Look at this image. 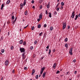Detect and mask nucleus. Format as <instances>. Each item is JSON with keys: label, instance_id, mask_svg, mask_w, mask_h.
<instances>
[{"label": "nucleus", "instance_id": "f257e3e1", "mask_svg": "<svg viewBox=\"0 0 80 80\" xmlns=\"http://www.w3.org/2000/svg\"><path fill=\"white\" fill-rule=\"evenodd\" d=\"M20 51L21 53H24L25 52V50L24 48H20Z\"/></svg>", "mask_w": 80, "mask_h": 80}, {"label": "nucleus", "instance_id": "412c9836", "mask_svg": "<svg viewBox=\"0 0 80 80\" xmlns=\"http://www.w3.org/2000/svg\"><path fill=\"white\" fill-rule=\"evenodd\" d=\"M10 2V1L8 0L7 2L6 3H7V4H8Z\"/></svg>", "mask_w": 80, "mask_h": 80}, {"label": "nucleus", "instance_id": "37998d69", "mask_svg": "<svg viewBox=\"0 0 80 80\" xmlns=\"http://www.w3.org/2000/svg\"><path fill=\"white\" fill-rule=\"evenodd\" d=\"M3 39V37H2L1 38V40H2Z\"/></svg>", "mask_w": 80, "mask_h": 80}, {"label": "nucleus", "instance_id": "603ef678", "mask_svg": "<svg viewBox=\"0 0 80 80\" xmlns=\"http://www.w3.org/2000/svg\"><path fill=\"white\" fill-rule=\"evenodd\" d=\"M73 62L74 63H75V62H76V60H75V59H74L73 61Z\"/></svg>", "mask_w": 80, "mask_h": 80}, {"label": "nucleus", "instance_id": "79ce46f5", "mask_svg": "<svg viewBox=\"0 0 80 80\" xmlns=\"http://www.w3.org/2000/svg\"><path fill=\"white\" fill-rule=\"evenodd\" d=\"M77 71H75L74 72V74H77Z\"/></svg>", "mask_w": 80, "mask_h": 80}, {"label": "nucleus", "instance_id": "7c9ffc66", "mask_svg": "<svg viewBox=\"0 0 80 80\" xmlns=\"http://www.w3.org/2000/svg\"><path fill=\"white\" fill-rule=\"evenodd\" d=\"M46 33H45L44 34L43 37H44L45 38H46Z\"/></svg>", "mask_w": 80, "mask_h": 80}, {"label": "nucleus", "instance_id": "dca6fc26", "mask_svg": "<svg viewBox=\"0 0 80 80\" xmlns=\"http://www.w3.org/2000/svg\"><path fill=\"white\" fill-rule=\"evenodd\" d=\"M64 41L65 42H67V41H68V38H66L64 40Z\"/></svg>", "mask_w": 80, "mask_h": 80}, {"label": "nucleus", "instance_id": "6e6d98bb", "mask_svg": "<svg viewBox=\"0 0 80 80\" xmlns=\"http://www.w3.org/2000/svg\"><path fill=\"white\" fill-rule=\"evenodd\" d=\"M46 48H47L48 49L49 48V46H48L47 47H46Z\"/></svg>", "mask_w": 80, "mask_h": 80}, {"label": "nucleus", "instance_id": "cd10ccee", "mask_svg": "<svg viewBox=\"0 0 80 80\" xmlns=\"http://www.w3.org/2000/svg\"><path fill=\"white\" fill-rule=\"evenodd\" d=\"M34 28H35L34 26H32V28H31V29H32V30H34Z\"/></svg>", "mask_w": 80, "mask_h": 80}, {"label": "nucleus", "instance_id": "69168bd1", "mask_svg": "<svg viewBox=\"0 0 80 80\" xmlns=\"http://www.w3.org/2000/svg\"><path fill=\"white\" fill-rule=\"evenodd\" d=\"M61 8H62V9H63V6H61Z\"/></svg>", "mask_w": 80, "mask_h": 80}, {"label": "nucleus", "instance_id": "1a4fd4ad", "mask_svg": "<svg viewBox=\"0 0 80 80\" xmlns=\"http://www.w3.org/2000/svg\"><path fill=\"white\" fill-rule=\"evenodd\" d=\"M48 13L49 17H50V18H52V13H51V12H49Z\"/></svg>", "mask_w": 80, "mask_h": 80}, {"label": "nucleus", "instance_id": "b1692460", "mask_svg": "<svg viewBox=\"0 0 80 80\" xmlns=\"http://www.w3.org/2000/svg\"><path fill=\"white\" fill-rule=\"evenodd\" d=\"M50 53H51V50L50 49L49 50V52H48L49 55H50Z\"/></svg>", "mask_w": 80, "mask_h": 80}, {"label": "nucleus", "instance_id": "2f4dec72", "mask_svg": "<svg viewBox=\"0 0 80 80\" xmlns=\"http://www.w3.org/2000/svg\"><path fill=\"white\" fill-rule=\"evenodd\" d=\"M61 5H62V6H63L64 5V3L63 2H62L61 3Z\"/></svg>", "mask_w": 80, "mask_h": 80}, {"label": "nucleus", "instance_id": "72a5a7b5", "mask_svg": "<svg viewBox=\"0 0 80 80\" xmlns=\"http://www.w3.org/2000/svg\"><path fill=\"white\" fill-rule=\"evenodd\" d=\"M10 23V20H8V22H7V23L8 24H9V23Z\"/></svg>", "mask_w": 80, "mask_h": 80}, {"label": "nucleus", "instance_id": "4d7b16f0", "mask_svg": "<svg viewBox=\"0 0 80 80\" xmlns=\"http://www.w3.org/2000/svg\"><path fill=\"white\" fill-rule=\"evenodd\" d=\"M31 3H34V1L33 0L31 2Z\"/></svg>", "mask_w": 80, "mask_h": 80}, {"label": "nucleus", "instance_id": "e433bc0d", "mask_svg": "<svg viewBox=\"0 0 80 80\" xmlns=\"http://www.w3.org/2000/svg\"><path fill=\"white\" fill-rule=\"evenodd\" d=\"M59 73H60V71H57V72L56 73V74H58Z\"/></svg>", "mask_w": 80, "mask_h": 80}, {"label": "nucleus", "instance_id": "4be33fe9", "mask_svg": "<svg viewBox=\"0 0 80 80\" xmlns=\"http://www.w3.org/2000/svg\"><path fill=\"white\" fill-rule=\"evenodd\" d=\"M43 34V32H42L40 33L39 34V35L40 37V36H42V35Z\"/></svg>", "mask_w": 80, "mask_h": 80}, {"label": "nucleus", "instance_id": "a878e982", "mask_svg": "<svg viewBox=\"0 0 80 80\" xmlns=\"http://www.w3.org/2000/svg\"><path fill=\"white\" fill-rule=\"evenodd\" d=\"M53 29V27H50V30H51V31Z\"/></svg>", "mask_w": 80, "mask_h": 80}, {"label": "nucleus", "instance_id": "c756f323", "mask_svg": "<svg viewBox=\"0 0 80 80\" xmlns=\"http://www.w3.org/2000/svg\"><path fill=\"white\" fill-rule=\"evenodd\" d=\"M37 42H37V40H36V41H34V44H37Z\"/></svg>", "mask_w": 80, "mask_h": 80}, {"label": "nucleus", "instance_id": "e2e57ef3", "mask_svg": "<svg viewBox=\"0 0 80 80\" xmlns=\"http://www.w3.org/2000/svg\"><path fill=\"white\" fill-rule=\"evenodd\" d=\"M12 73H15V70H13Z\"/></svg>", "mask_w": 80, "mask_h": 80}, {"label": "nucleus", "instance_id": "a19ab883", "mask_svg": "<svg viewBox=\"0 0 80 80\" xmlns=\"http://www.w3.org/2000/svg\"><path fill=\"white\" fill-rule=\"evenodd\" d=\"M59 10H60V8H58L57 9V11H59Z\"/></svg>", "mask_w": 80, "mask_h": 80}, {"label": "nucleus", "instance_id": "49530a36", "mask_svg": "<svg viewBox=\"0 0 80 80\" xmlns=\"http://www.w3.org/2000/svg\"><path fill=\"white\" fill-rule=\"evenodd\" d=\"M30 49L31 50H32V48H33V46H31L30 48Z\"/></svg>", "mask_w": 80, "mask_h": 80}, {"label": "nucleus", "instance_id": "f704fd0d", "mask_svg": "<svg viewBox=\"0 0 80 80\" xmlns=\"http://www.w3.org/2000/svg\"><path fill=\"white\" fill-rule=\"evenodd\" d=\"M27 14V11H26L25 12V15H26Z\"/></svg>", "mask_w": 80, "mask_h": 80}, {"label": "nucleus", "instance_id": "3c124183", "mask_svg": "<svg viewBox=\"0 0 80 80\" xmlns=\"http://www.w3.org/2000/svg\"><path fill=\"white\" fill-rule=\"evenodd\" d=\"M26 4V2H23V5L24 6H25V5Z\"/></svg>", "mask_w": 80, "mask_h": 80}, {"label": "nucleus", "instance_id": "bf43d9fd", "mask_svg": "<svg viewBox=\"0 0 80 80\" xmlns=\"http://www.w3.org/2000/svg\"><path fill=\"white\" fill-rule=\"evenodd\" d=\"M27 67H24V70H27Z\"/></svg>", "mask_w": 80, "mask_h": 80}, {"label": "nucleus", "instance_id": "ddd939ff", "mask_svg": "<svg viewBox=\"0 0 80 80\" xmlns=\"http://www.w3.org/2000/svg\"><path fill=\"white\" fill-rule=\"evenodd\" d=\"M22 43H23V40H21L19 42V43L20 44H22Z\"/></svg>", "mask_w": 80, "mask_h": 80}, {"label": "nucleus", "instance_id": "5fc2aeb1", "mask_svg": "<svg viewBox=\"0 0 80 80\" xmlns=\"http://www.w3.org/2000/svg\"><path fill=\"white\" fill-rule=\"evenodd\" d=\"M58 5H59V3H58L57 5V6H56V7H58Z\"/></svg>", "mask_w": 80, "mask_h": 80}, {"label": "nucleus", "instance_id": "864d4df0", "mask_svg": "<svg viewBox=\"0 0 80 80\" xmlns=\"http://www.w3.org/2000/svg\"><path fill=\"white\" fill-rule=\"evenodd\" d=\"M78 78H80V74H79L78 75Z\"/></svg>", "mask_w": 80, "mask_h": 80}, {"label": "nucleus", "instance_id": "a18cd8bd", "mask_svg": "<svg viewBox=\"0 0 80 80\" xmlns=\"http://www.w3.org/2000/svg\"><path fill=\"white\" fill-rule=\"evenodd\" d=\"M40 9H42V5H41L40 6Z\"/></svg>", "mask_w": 80, "mask_h": 80}, {"label": "nucleus", "instance_id": "6ab92c4d", "mask_svg": "<svg viewBox=\"0 0 80 80\" xmlns=\"http://www.w3.org/2000/svg\"><path fill=\"white\" fill-rule=\"evenodd\" d=\"M15 19V17H14V16H12V20H13Z\"/></svg>", "mask_w": 80, "mask_h": 80}, {"label": "nucleus", "instance_id": "13d9d810", "mask_svg": "<svg viewBox=\"0 0 80 80\" xmlns=\"http://www.w3.org/2000/svg\"><path fill=\"white\" fill-rule=\"evenodd\" d=\"M40 20H41V19L39 18V19H38L37 20L38 21V22H39Z\"/></svg>", "mask_w": 80, "mask_h": 80}, {"label": "nucleus", "instance_id": "f03ea898", "mask_svg": "<svg viewBox=\"0 0 80 80\" xmlns=\"http://www.w3.org/2000/svg\"><path fill=\"white\" fill-rule=\"evenodd\" d=\"M63 27H62V29L64 30V29H65V28H66V25H67V23L66 22H63Z\"/></svg>", "mask_w": 80, "mask_h": 80}, {"label": "nucleus", "instance_id": "c03bdc74", "mask_svg": "<svg viewBox=\"0 0 80 80\" xmlns=\"http://www.w3.org/2000/svg\"><path fill=\"white\" fill-rule=\"evenodd\" d=\"M43 71H40V74H42V73H43Z\"/></svg>", "mask_w": 80, "mask_h": 80}, {"label": "nucleus", "instance_id": "5701e85b", "mask_svg": "<svg viewBox=\"0 0 80 80\" xmlns=\"http://www.w3.org/2000/svg\"><path fill=\"white\" fill-rule=\"evenodd\" d=\"M45 70V67H43L41 69V71H42L43 72V71Z\"/></svg>", "mask_w": 80, "mask_h": 80}, {"label": "nucleus", "instance_id": "f3484780", "mask_svg": "<svg viewBox=\"0 0 80 80\" xmlns=\"http://www.w3.org/2000/svg\"><path fill=\"white\" fill-rule=\"evenodd\" d=\"M65 47H66L67 48H68V44L67 43H66L65 45Z\"/></svg>", "mask_w": 80, "mask_h": 80}, {"label": "nucleus", "instance_id": "6e6552de", "mask_svg": "<svg viewBox=\"0 0 80 80\" xmlns=\"http://www.w3.org/2000/svg\"><path fill=\"white\" fill-rule=\"evenodd\" d=\"M45 75H46V72H44V73H43L42 74V77L43 78H44L45 77Z\"/></svg>", "mask_w": 80, "mask_h": 80}, {"label": "nucleus", "instance_id": "7ed1b4c3", "mask_svg": "<svg viewBox=\"0 0 80 80\" xmlns=\"http://www.w3.org/2000/svg\"><path fill=\"white\" fill-rule=\"evenodd\" d=\"M72 50H73V48H71L69 51V53L71 55H72L73 53H72Z\"/></svg>", "mask_w": 80, "mask_h": 80}, {"label": "nucleus", "instance_id": "ea45409f", "mask_svg": "<svg viewBox=\"0 0 80 80\" xmlns=\"http://www.w3.org/2000/svg\"><path fill=\"white\" fill-rule=\"evenodd\" d=\"M1 52L2 53H4V49H2L1 51Z\"/></svg>", "mask_w": 80, "mask_h": 80}, {"label": "nucleus", "instance_id": "0eeeda50", "mask_svg": "<svg viewBox=\"0 0 80 80\" xmlns=\"http://www.w3.org/2000/svg\"><path fill=\"white\" fill-rule=\"evenodd\" d=\"M57 65V64L56 63H55L53 66V68H56V65Z\"/></svg>", "mask_w": 80, "mask_h": 80}, {"label": "nucleus", "instance_id": "338daca9", "mask_svg": "<svg viewBox=\"0 0 80 80\" xmlns=\"http://www.w3.org/2000/svg\"><path fill=\"white\" fill-rule=\"evenodd\" d=\"M63 74L62 75H60V77H63Z\"/></svg>", "mask_w": 80, "mask_h": 80}, {"label": "nucleus", "instance_id": "c85d7f7f", "mask_svg": "<svg viewBox=\"0 0 80 80\" xmlns=\"http://www.w3.org/2000/svg\"><path fill=\"white\" fill-rule=\"evenodd\" d=\"M26 45V42L25 41H24L23 42V45Z\"/></svg>", "mask_w": 80, "mask_h": 80}, {"label": "nucleus", "instance_id": "aec40b11", "mask_svg": "<svg viewBox=\"0 0 80 80\" xmlns=\"http://www.w3.org/2000/svg\"><path fill=\"white\" fill-rule=\"evenodd\" d=\"M15 22H16V21L15 20L13 21H12V24H13V25H14V24H15Z\"/></svg>", "mask_w": 80, "mask_h": 80}, {"label": "nucleus", "instance_id": "58836bf2", "mask_svg": "<svg viewBox=\"0 0 80 80\" xmlns=\"http://www.w3.org/2000/svg\"><path fill=\"white\" fill-rule=\"evenodd\" d=\"M48 11H47V10H46V15H47V13H48Z\"/></svg>", "mask_w": 80, "mask_h": 80}, {"label": "nucleus", "instance_id": "4468645a", "mask_svg": "<svg viewBox=\"0 0 80 80\" xmlns=\"http://www.w3.org/2000/svg\"><path fill=\"white\" fill-rule=\"evenodd\" d=\"M40 27H41V25H40V24H38V28H40Z\"/></svg>", "mask_w": 80, "mask_h": 80}, {"label": "nucleus", "instance_id": "423d86ee", "mask_svg": "<svg viewBox=\"0 0 80 80\" xmlns=\"http://www.w3.org/2000/svg\"><path fill=\"white\" fill-rule=\"evenodd\" d=\"M39 19H42V13L39 15Z\"/></svg>", "mask_w": 80, "mask_h": 80}, {"label": "nucleus", "instance_id": "39448f33", "mask_svg": "<svg viewBox=\"0 0 80 80\" xmlns=\"http://www.w3.org/2000/svg\"><path fill=\"white\" fill-rule=\"evenodd\" d=\"M8 60H6L5 62V65H6V66H7L8 65Z\"/></svg>", "mask_w": 80, "mask_h": 80}, {"label": "nucleus", "instance_id": "8fccbe9b", "mask_svg": "<svg viewBox=\"0 0 80 80\" xmlns=\"http://www.w3.org/2000/svg\"><path fill=\"white\" fill-rule=\"evenodd\" d=\"M36 56V55H35V54H34L33 55V58H35V56Z\"/></svg>", "mask_w": 80, "mask_h": 80}, {"label": "nucleus", "instance_id": "052dcab7", "mask_svg": "<svg viewBox=\"0 0 80 80\" xmlns=\"http://www.w3.org/2000/svg\"><path fill=\"white\" fill-rule=\"evenodd\" d=\"M28 26V25H27V26H26L24 27V28H27V27Z\"/></svg>", "mask_w": 80, "mask_h": 80}, {"label": "nucleus", "instance_id": "680f3d73", "mask_svg": "<svg viewBox=\"0 0 80 80\" xmlns=\"http://www.w3.org/2000/svg\"><path fill=\"white\" fill-rule=\"evenodd\" d=\"M27 59H25V60H24V62H25V63H26V62H27Z\"/></svg>", "mask_w": 80, "mask_h": 80}, {"label": "nucleus", "instance_id": "9d476101", "mask_svg": "<svg viewBox=\"0 0 80 80\" xmlns=\"http://www.w3.org/2000/svg\"><path fill=\"white\" fill-rule=\"evenodd\" d=\"M49 5H50V2H49L47 6V8H50V6H49Z\"/></svg>", "mask_w": 80, "mask_h": 80}, {"label": "nucleus", "instance_id": "4c0bfd02", "mask_svg": "<svg viewBox=\"0 0 80 80\" xmlns=\"http://www.w3.org/2000/svg\"><path fill=\"white\" fill-rule=\"evenodd\" d=\"M1 7L3 8L4 7V4H2L1 6Z\"/></svg>", "mask_w": 80, "mask_h": 80}, {"label": "nucleus", "instance_id": "09e8293b", "mask_svg": "<svg viewBox=\"0 0 80 80\" xmlns=\"http://www.w3.org/2000/svg\"><path fill=\"white\" fill-rule=\"evenodd\" d=\"M47 27V24H44V27H45H45Z\"/></svg>", "mask_w": 80, "mask_h": 80}, {"label": "nucleus", "instance_id": "a211bd4d", "mask_svg": "<svg viewBox=\"0 0 80 80\" xmlns=\"http://www.w3.org/2000/svg\"><path fill=\"white\" fill-rule=\"evenodd\" d=\"M25 52H23L22 55V57H24V56H25Z\"/></svg>", "mask_w": 80, "mask_h": 80}, {"label": "nucleus", "instance_id": "774afa93", "mask_svg": "<svg viewBox=\"0 0 80 80\" xmlns=\"http://www.w3.org/2000/svg\"><path fill=\"white\" fill-rule=\"evenodd\" d=\"M78 16L79 17H80V13L79 14Z\"/></svg>", "mask_w": 80, "mask_h": 80}, {"label": "nucleus", "instance_id": "473e14b6", "mask_svg": "<svg viewBox=\"0 0 80 80\" xmlns=\"http://www.w3.org/2000/svg\"><path fill=\"white\" fill-rule=\"evenodd\" d=\"M54 15H57V12L56 11H54Z\"/></svg>", "mask_w": 80, "mask_h": 80}, {"label": "nucleus", "instance_id": "bb28decb", "mask_svg": "<svg viewBox=\"0 0 80 80\" xmlns=\"http://www.w3.org/2000/svg\"><path fill=\"white\" fill-rule=\"evenodd\" d=\"M38 75H37L36 76V79H38Z\"/></svg>", "mask_w": 80, "mask_h": 80}, {"label": "nucleus", "instance_id": "c9c22d12", "mask_svg": "<svg viewBox=\"0 0 80 80\" xmlns=\"http://www.w3.org/2000/svg\"><path fill=\"white\" fill-rule=\"evenodd\" d=\"M11 50H13V46H11Z\"/></svg>", "mask_w": 80, "mask_h": 80}, {"label": "nucleus", "instance_id": "0e129e2a", "mask_svg": "<svg viewBox=\"0 0 80 80\" xmlns=\"http://www.w3.org/2000/svg\"><path fill=\"white\" fill-rule=\"evenodd\" d=\"M35 6H32V8H33V9H35Z\"/></svg>", "mask_w": 80, "mask_h": 80}, {"label": "nucleus", "instance_id": "9b49d317", "mask_svg": "<svg viewBox=\"0 0 80 80\" xmlns=\"http://www.w3.org/2000/svg\"><path fill=\"white\" fill-rule=\"evenodd\" d=\"M78 16L77 15H76L75 17L76 18H75V20H76L78 18Z\"/></svg>", "mask_w": 80, "mask_h": 80}, {"label": "nucleus", "instance_id": "f8f14e48", "mask_svg": "<svg viewBox=\"0 0 80 80\" xmlns=\"http://www.w3.org/2000/svg\"><path fill=\"white\" fill-rule=\"evenodd\" d=\"M34 73H35V69H33L32 71V75H33V74H34Z\"/></svg>", "mask_w": 80, "mask_h": 80}, {"label": "nucleus", "instance_id": "20e7f679", "mask_svg": "<svg viewBox=\"0 0 80 80\" xmlns=\"http://www.w3.org/2000/svg\"><path fill=\"white\" fill-rule=\"evenodd\" d=\"M75 11H73L72 13V15L71 17V18L72 17V18H74V17H75Z\"/></svg>", "mask_w": 80, "mask_h": 80}, {"label": "nucleus", "instance_id": "de8ad7c7", "mask_svg": "<svg viewBox=\"0 0 80 80\" xmlns=\"http://www.w3.org/2000/svg\"><path fill=\"white\" fill-rule=\"evenodd\" d=\"M70 26H68V29H70Z\"/></svg>", "mask_w": 80, "mask_h": 80}, {"label": "nucleus", "instance_id": "393cba45", "mask_svg": "<svg viewBox=\"0 0 80 80\" xmlns=\"http://www.w3.org/2000/svg\"><path fill=\"white\" fill-rule=\"evenodd\" d=\"M42 2H43V0H39V2L40 3H42Z\"/></svg>", "mask_w": 80, "mask_h": 80}, {"label": "nucleus", "instance_id": "2eb2a0df", "mask_svg": "<svg viewBox=\"0 0 80 80\" xmlns=\"http://www.w3.org/2000/svg\"><path fill=\"white\" fill-rule=\"evenodd\" d=\"M23 4L21 3V4H20V7L21 8H23Z\"/></svg>", "mask_w": 80, "mask_h": 80}]
</instances>
